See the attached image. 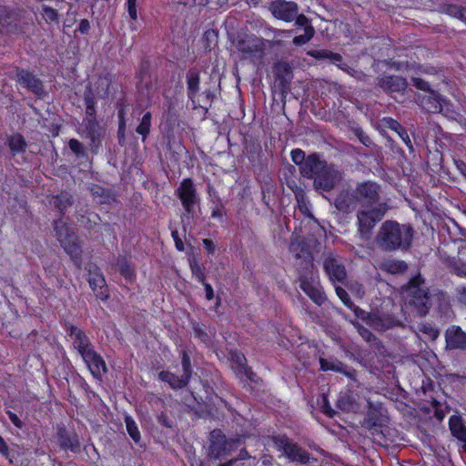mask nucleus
Returning a JSON list of instances; mask_svg holds the SVG:
<instances>
[{
	"label": "nucleus",
	"instance_id": "nucleus-1",
	"mask_svg": "<svg viewBox=\"0 0 466 466\" xmlns=\"http://www.w3.org/2000/svg\"><path fill=\"white\" fill-rule=\"evenodd\" d=\"M414 235L415 230L410 224L388 219L379 228L374 243L384 253L407 252L412 247Z\"/></svg>",
	"mask_w": 466,
	"mask_h": 466
},
{
	"label": "nucleus",
	"instance_id": "nucleus-2",
	"mask_svg": "<svg viewBox=\"0 0 466 466\" xmlns=\"http://www.w3.org/2000/svg\"><path fill=\"white\" fill-rule=\"evenodd\" d=\"M388 211V205L380 203L374 208L360 207L357 210V231L361 240H369L373 233L376 225L382 220L386 212Z\"/></svg>",
	"mask_w": 466,
	"mask_h": 466
},
{
	"label": "nucleus",
	"instance_id": "nucleus-3",
	"mask_svg": "<svg viewBox=\"0 0 466 466\" xmlns=\"http://www.w3.org/2000/svg\"><path fill=\"white\" fill-rule=\"evenodd\" d=\"M424 279L420 276L411 279L403 289L408 293L410 304L414 307L417 314L424 317L431 307V297L424 286Z\"/></svg>",
	"mask_w": 466,
	"mask_h": 466
},
{
	"label": "nucleus",
	"instance_id": "nucleus-4",
	"mask_svg": "<svg viewBox=\"0 0 466 466\" xmlns=\"http://www.w3.org/2000/svg\"><path fill=\"white\" fill-rule=\"evenodd\" d=\"M243 443L241 438L228 439L220 430H213L209 434L208 455L214 460H222Z\"/></svg>",
	"mask_w": 466,
	"mask_h": 466
},
{
	"label": "nucleus",
	"instance_id": "nucleus-5",
	"mask_svg": "<svg viewBox=\"0 0 466 466\" xmlns=\"http://www.w3.org/2000/svg\"><path fill=\"white\" fill-rule=\"evenodd\" d=\"M53 229L55 238L65 251L72 258H79L82 249L78 237L73 229L67 226L62 217L53 221Z\"/></svg>",
	"mask_w": 466,
	"mask_h": 466
},
{
	"label": "nucleus",
	"instance_id": "nucleus-6",
	"mask_svg": "<svg viewBox=\"0 0 466 466\" xmlns=\"http://www.w3.org/2000/svg\"><path fill=\"white\" fill-rule=\"evenodd\" d=\"M323 268L333 285L345 284L348 274L342 259L332 252L323 254Z\"/></svg>",
	"mask_w": 466,
	"mask_h": 466
},
{
	"label": "nucleus",
	"instance_id": "nucleus-7",
	"mask_svg": "<svg viewBox=\"0 0 466 466\" xmlns=\"http://www.w3.org/2000/svg\"><path fill=\"white\" fill-rule=\"evenodd\" d=\"M176 194L186 213L191 216L194 215L196 208L199 206L200 198L192 179L184 178L177 188Z\"/></svg>",
	"mask_w": 466,
	"mask_h": 466
},
{
	"label": "nucleus",
	"instance_id": "nucleus-8",
	"mask_svg": "<svg viewBox=\"0 0 466 466\" xmlns=\"http://www.w3.org/2000/svg\"><path fill=\"white\" fill-rule=\"evenodd\" d=\"M276 447L284 451V454L291 461L306 464L309 461L308 451L291 441L286 435H278L272 438Z\"/></svg>",
	"mask_w": 466,
	"mask_h": 466
},
{
	"label": "nucleus",
	"instance_id": "nucleus-9",
	"mask_svg": "<svg viewBox=\"0 0 466 466\" xmlns=\"http://www.w3.org/2000/svg\"><path fill=\"white\" fill-rule=\"evenodd\" d=\"M354 192L360 207L374 208L380 200V186L370 180L358 183Z\"/></svg>",
	"mask_w": 466,
	"mask_h": 466
},
{
	"label": "nucleus",
	"instance_id": "nucleus-10",
	"mask_svg": "<svg viewBox=\"0 0 466 466\" xmlns=\"http://www.w3.org/2000/svg\"><path fill=\"white\" fill-rule=\"evenodd\" d=\"M342 178V173L334 165L327 163L313 180V187L316 190L330 191Z\"/></svg>",
	"mask_w": 466,
	"mask_h": 466
},
{
	"label": "nucleus",
	"instance_id": "nucleus-11",
	"mask_svg": "<svg viewBox=\"0 0 466 466\" xmlns=\"http://www.w3.org/2000/svg\"><path fill=\"white\" fill-rule=\"evenodd\" d=\"M388 423V417L385 414L381 403L368 401V410L366 417L361 421L362 427L371 431H377L378 428H381Z\"/></svg>",
	"mask_w": 466,
	"mask_h": 466
},
{
	"label": "nucleus",
	"instance_id": "nucleus-12",
	"mask_svg": "<svg viewBox=\"0 0 466 466\" xmlns=\"http://www.w3.org/2000/svg\"><path fill=\"white\" fill-rule=\"evenodd\" d=\"M268 10L276 19L290 23L296 18L299 5L293 1L274 0L269 4Z\"/></svg>",
	"mask_w": 466,
	"mask_h": 466
},
{
	"label": "nucleus",
	"instance_id": "nucleus-13",
	"mask_svg": "<svg viewBox=\"0 0 466 466\" xmlns=\"http://www.w3.org/2000/svg\"><path fill=\"white\" fill-rule=\"evenodd\" d=\"M105 133L106 129L100 126L98 121H83V129L80 132V135L84 138L89 139V147L92 153H97L105 137Z\"/></svg>",
	"mask_w": 466,
	"mask_h": 466
},
{
	"label": "nucleus",
	"instance_id": "nucleus-14",
	"mask_svg": "<svg viewBox=\"0 0 466 466\" xmlns=\"http://www.w3.org/2000/svg\"><path fill=\"white\" fill-rule=\"evenodd\" d=\"M235 46L238 52L242 53L243 58L262 57L264 53V42L262 39L255 36L238 38L235 42Z\"/></svg>",
	"mask_w": 466,
	"mask_h": 466
},
{
	"label": "nucleus",
	"instance_id": "nucleus-15",
	"mask_svg": "<svg viewBox=\"0 0 466 466\" xmlns=\"http://www.w3.org/2000/svg\"><path fill=\"white\" fill-rule=\"evenodd\" d=\"M94 378L101 380L107 372V368L103 358L93 349L81 355Z\"/></svg>",
	"mask_w": 466,
	"mask_h": 466
},
{
	"label": "nucleus",
	"instance_id": "nucleus-16",
	"mask_svg": "<svg viewBox=\"0 0 466 466\" xmlns=\"http://www.w3.org/2000/svg\"><path fill=\"white\" fill-rule=\"evenodd\" d=\"M377 86L385 93H400L407 88L408 82L400 76L383 75L377 78Z\"/></svg>",
	"mask_w": 466,
	"mask_h": 466
},
{
	"label": "nucleus",
	"instance_id": "nucleus-17",
	"mask_svg": "<svg viewBox=\"0 0 466 466\" xmlns=\"http://www.w3.org/2000/svg\"><path fill=\"white\" fill-rule=\"evenodd\" d=\"M299 288L310 298L317 305L321 306L327 300L324 291L318 286L309 281L307 271L300 272L299 276Z\"/></svg>",
	"mask_w": 466,
	"mask_h": 466
},
{
	"label": "nucleus",
	"instance_id": "nucleus-18",
	"mask_svg": "<svg viewBox=\"0 0 466 466\" xmlns=\"http://www.w3.org/2000/svg\"><path fill=\"white\" fill-rule=\"evenodd\" d=\"M334 207L343 214L352 213L358 205V198L353 190L343 189L341 190L334 199Z\"/></svg>",
	"mask_w": 466,
	"mask_h": 466
},
{
	"label": "nucleus",
	"instance_id": "nucleus-19",
	"mask_svg": "<svg viewBox=\"0 0 466 466\" xmlns=\"http://www.w3.org/2000/svg\"><path fill=\"white\" fill-rule=\"evenodd\" d=\"M17 82L24 87L38 96H42L45 93L42 81L29 71L19 69L16 70Z\"/></svg>",
	"mask_w": 466,
	"mask_h": 466
},
{
	"label": "nucleus",
	"instance_id": "nucleus-20",
	"mask_svg": "<svg viewBox=\"0 0 466 466\" xmlns=\"http://www.w3.org/2000/svg\"><path fill=\"white\" fill-rule=\"evenodd\" d=\"M415 100L426 112L433 114L441 112L444 101L442 96L433 90L426 95L416 96Z\"/></svg>",
	"mask_w": 466,
	"mask_h": 466
},
{
	"label": "nucleus",
	"instance_id": "nucleus-21",
	"mask_svg": "<svg viewBox=\"0 0 466 466\" xmlns=\"http://www.w3.org/2000/svg\"><path fill=\"white\" fill-rule=\"evenodd\" d=\"M446 349L466 350V333L459 326H451L445 331Z\"/></svg>",
	"mask_w": 466,
	"mask_h": 466
},
{
	"label": "nucleus",
	"instance_id": "nucleus-22",
	"mask_svg": "<svg viewBox=\"0 0 466 466\" xmlns=\"http://www.w3.org/2000/svg\"><path fill=\"white\" fill-rule=\"evenodd\" d=\"M87 281L95 293L96 299L106 300L109 297V291L104 276L98 271L89 270Z\"/></svg>",
	"mask_w": 466,
	"mask_h": 466
},
{
	"label": "nucleus",
	"instance_id": "nucleus-23",
	"mask_svg": "<svg viewBox=\"0 0 466 466\" xmlns=\"http://www.w3.org/2000/svg\"><path fill=\"white\" fill-rule=\"evenodd\" d=\"M326 164L325 160L320 159L319 155L310 154L307 157L304 167L299 168V173L302 177L314 180Z\"/></svg>",
	"mask_w": 466,
	"mask_h": 466
},
{
	"label": "nucleus",
	"instance_id": "nucleus-24",
	"mask_svg": "<svg viewBox=\"0 0 466 466\" xmlns=\"http://www.w3.org/2000/svg\"><path fill=\"white\" fill-rule=\"evenodd\" d=\"M67 333L73 339V346L80 355L93 349L92 343L86 333L74 325H69Z\"/></svg>",
	"mask_w": 466,
	"mask_h": 466
},
{
	"label": "nucleus",
	"instance_id": "nucleus-25",
	"mask_svg": "<svg viewBox=\"0 0 466 466\" xmlns=\"http://www.w3.org/2000/svg\"><path fill=\"white\" fill-rule=\"evenodd\" d=\"M320 370L324 371L332 370L339 373H343L345 376L352 380H356L357 371L349 368L343 362L338 360H327L324 358L319 359Z\"/></svg>",
	"mask_w": 466,
	"mask_h": 466
},
{
	"label": "nucleus",
	"instance_id": "nucleus-26",
	"mask_svg": "<svg viewBox=\"0 0 466 466\" xmlns=\"http://www.w3.org/2000/svg\"><path fill=\"white\" fill-rule=\"evenodd\" d=\"M59 446L63 450H70L72 452L80 451V442L76 433L68 431L66 428H59L57 431Z\"/></svg>",
	"mask_w": 466,
	"mask_h": 466
},
{
	"label": "nucleus",
	"instance_id": "nucleus-27",
	"mask_svg": "<svg viewBox=\"0 0 466 466\" xmlns=\"http://www.w3.org/2000/svg\"><path fill=\"white\" fill-rule=\"evenodd\" d=\"M48 202L56 208L60 212L61 217H63L67 209L74 205V197L67 191H61L59 194L51 196Z\"/></svg>",
	"mask_w": 466,
	"mask_h": 466
},
{
	"label": "nucleus",
	"instance_id": "nucleus-28",
	"mask_svg": "<svg viewBox=\"0 0 466 466\" xmlns=\"http://www.w3.org/2000/svg\"><path fill=\"white\" fill-rule=\"evenodd\" d=\"M308 55L316 59H329L331 63L337 64V66L344 71L350 69V66L346 63H342V56L339 53L320 49L308 51Z\"/></svg>",
	"mask_w": 466,
	"mask_h": 466
},
{
	"label": "nucleus",
	"instance_id": "nucleus-29",
	"mask_svg": "<svg viewBox=\"0 0 466 466\" xmlns=\"http://www.w3.org/2000/svg\"><path fill=\"white\" fill-rule=\"evenodd\" d=\"M274 74L279 81L282 89H285L290 84L293 78L291 66L287 62H279L274 66Z\"/></svg>",
	"mask_w": 466,
	"mask_h": 466
},
{
	"label": "nucleus",
	"instance_id": "nucleus-30",
	"mask_svg": "<svg viewBox=\"0 0 466 466\" xmlns=\"http://www.w3.org/2000/svg\"><path fill=\"white\" fill-rule=\"evenodd\" d=\"M450 430L457 440L463 443V449L466 451V426L462 423L459 416H451L449 420Z\"/></svg>",
	"mask_w": 466,
	"mask_h": 466
},
{
	"label": "nucleus",
	"instance_id": "nucleus-31",
	"mask_svg": "<svg viewBox=\"0 0 466 466\" xmlns=\"http://www.w3.org/2000/svg\"><path fill=\"white\" fill-rule=\"evenodd\" d=\"M380 268L390 274H402L408 270L409 267L404 260L388 258L380 262Z\"/></svg>",
	"mask_w": 466,
	"mask_h": 466
},
{
	"label": "nucleus",
	"instance_id": "nucleus-32",
	"mask_svg": "<svg viewBox=\"0 0 466 466\" xmlns=\"http://www.w3.org/2000/svg\"><path fill=\"white\" fill-rule=\"evenodd\" d=\"M199 73L197 69H190L187 73V96L195 105L196 97L199 90Z\"/></svg>",
	"mask_w": 466,
	"mask_h": 466
},
{
	"label": "nucleus",
	"instance_id": "nucleus-33",
	"mask_svg": "<svg viewBox=\"0 0 466 466\" xmlns=\"http://www.w3.org/2000/svg\"><path fill=\"white\" fill-rule=\"evenodd\" d=\"M158 378L160 380L168 383L170 388L173 390H179L185 388L188 384V380H187L182 375L177 376L176 374L167 371L162 370L158 373Z\"/></svg>",
	"mask_w": 466,
	"mask_h": 466
},
{
	"label": "nucleus",
	"instance_id": "nucleus-34",
	"mask_svg": "<svg viewBox=\"0 0 466 466\" xmlns=\"http://www.w3.org/2000/svg\"><path fill=\"white\" fill-rule=\"evenodd\" d=\"M6 143L13 156L24 153L27 148V143L25 139L19 133L7 136Z\"/></svg>",
	"mask_w": 466,
	"mask_h": 466
},
{
	"label": "nucleus",
	"instance_id": "nucleus-35",
	"mask_svg": "<svg viewBox=\"0 0 466 466\" xmlns=\"http://www.w3.org/2000/svg\"><path fill=\"white\" fill-rule=\"evenodd\" d=\"M17 19L18 14L15 10L0 5V33L7 30Z\"/></svg>",
	"mask_w": 466,
	"mask_h": 466
},
{
	"label": "nucleus",
	"instance_id": "nucleus-36",
	"mask_svg": "<svg viewBox=\"0 0 466 466\" xmlns=\"http://www.w3.org/2000/svg\"><path fill=\"white\" fill-rule=\"evenodd\" d=\"M441 11L466 24V6L456 4H444L441 6Z\"/></svg>",
	"mask_w": 466,
	"mask_h": 466
},
{
	"label": "nucleus",
	"instance_id": "nucleus-37",
	"mask_svg": "<svg viewBox=\"0 0 466 466\" xmlns=\"http://www.w3.org/2000/svg\"><path fill=\"white\" fill-rule=\"evenodd\" d=\"M289 187L292 189V191L295 195V198H296V201H297V204H298V207H299V209L300 210V212L303 215L311 217L312 215L310 214V211H309V208L308 206L309 201L307 199L306 193L303 190V188H301L300 187H298L296 185L294 187L289 186Z\"/></svg>",
	"mask_w": 466,
	"mask_h": 466
},
{
	"label": "nucleus",
	"instance_id": "nucleus-38",
	"mask_svg": "<svg viewBox=\"0 0 466 466\" xmlns=\"http://www.w3.org/2000/svg\"><path fill=\"white\" fill-rule=\"evenodd\" d=\"M116 267L120 274L122 275V277L125 278L126 280L129 282L134 281L136 278L135 269L131 262L127 258L124 257L119 258L116 262Z\"/></svg>",
	"mask_w": 466,
	"mask_h": 466
},
{
	"label": "nucleus",
	"instance_id": "nucleus-39",
	"mask_svg": "<svg viewBox=\"0 0 466 466\" xmlns=\"http://www.w3.org/2000/svg\"><path fill=\"white\" fill-rule=\"evenodd\" d=\"M150 127H151V114L149 112H147L140 122V124L137 126L136 131L139 135L143 137V140L147 138L150 132Z\"/></svg>",
	"mask_w": 466,
	"mask_h": 466
},
{
	"label": "nucleus",
	"instance_id": "nucleus-40",
	"mask_svg": "<svg viewBox=\"0 0 466 466\" xmlns=\"http://www.w3.org/2000/svg\"><path fill=\"white\" fill-rule=\"evenodd\" d=\"M215 98V94L210 89H206L198 98V106L208 110Z\"/></svg>",
	"mask_w": 466,
	"mask_h": 466
},
{
	"label": "nucleus",
	"instance_id": "nucleus-41",
	"mask_svg": "<svg viewBox=\"0 0 466 466\" xmlns=\"http://www.w3.org/2000/svg\"><path fill=\"white\" fill-rule=\"evenodd\" d=\"M336 405L342 411L350 412L354 410L356 403L351 397L344 395L339 398Z\"/></svg>",
	"mask_w": 466,
	"mask_h": 466
},
{
	"label": "nucleus",
	"instance_id": "nucleus-42",
	"mask_svg": "<svg viewBox=\"0 0 466 466\" xmlns=\"http://www.w3.org/2000/svg\"><path fill=\"white\" fill-rule=\"evenodd\" d=\"M90 191L94 198H100L101 203L107 202L112 198L111 192L98 185H94Z\"/></svg>",
	"mask_w": 466,
	"mask_h": 466
},
{
	"label": "nucleus",
	"instance_id": "nucleus-43",
	"mask_svg": "<svg viewBox=\"0 0 466 466\" xmlns=\"http://www.w3.org/2000/svg\"><path fill=\"white\" fill-rule=\"evenodd\" d=\"M181 364H182V370H183L182 376L187 380L189 381L191 379L192 373H193V370H192V366H191L190 357L186 350L182 351Z\"/></svg>",
	"mask_w": 466,
	"mask_h": 466
},
{
	"label": "nucleus",
	"instance_id": "nucleus-44",
	"mask_svg": "<svg viewBox=\"0 0 466 466\" xmlns=\"http://www.w3.org/2000/svg\"><path fill=\"white\" fill-rule=\"evenodd\" d=\"M190 269L192 274L198 279L200 283L206 281V268L204 266L198 263L197 260L192 259L189 261Z\"/></svg>",
	"mask_w": 466,
	"mask_h": 466
},
{
	"label": "nucleus",
	"instance_id": "nucleus-45",
	"mask_svg": "<svg viewBox=\"0 0 466 466\" xmlns=\"http://www.w3.org/2000/svg\"><path fill=\"white\" fill-rule=\"evenodd\" d=\"M125 421H126L127 431L129 436L132 438V440L135 442H137V443L139 442L140 432L137 429L136 422L130 417H126Z\"/></svg>",
	"mask_w": 466,
	"mask_h": 466
},
{
	"label": "nucleus",
	"instance_id": "nucleus-46",
	"mask_svg": "<svg viewBox=\"0 0 466 466\" xmlns=\"http://www.w3.org/2000/svg\"><path fill=\"white\" fill-rule=\"evenodd\" d=\"M294 21L295 25L303 28L304 32H308L309 30H311V32H315V29L310 23V20L305 15L299 14L298 12Z\"/></svg>",
	"mask_w": 466,
	"mask_h": 466
},
{
	"label": "nucleus",
	"instance_id": "nucleus-47",
	"mask_svg": "<svg viewBox=\"0 0 466 466\" xmlns=\"http://www.w3.org/2000/svg\"><path fill=\"white\" fill-rule=\"evenodd\" d=\"M69 148L77 157H84L86 150L84 145L76 138H72L68 142Z\"/></svg>",
	"mask_w": 466,
	"mask_h": 466
},
{
	"label": "nucleus",
	"instance_id": "nucleus-48",
	"mask_svg": "<svg viewBox=\"0 0 466 466\" xmlns=\"http://www.w3.org/2000/svg\"><path fill=\"white\" fill-rule=\"evenodd\" d=\"M352 324L357 328L359 334L367 342H372L377 339L376 336L363 325L360 324L359 322H352Z\"/></svg>",
	"mask_w": 466,
	"mask_h": 466
},
{
	"label": "nucleus",
	"instance_id": "nucleus-49",
	"mask_svg": "<svg viewBox=\"0 0 466 466\" xmlns=\"http://www.w3.org/2000/svg\"><path fill=\"white\" fill-rule=\"evenodd\" d=\"M291 159L299 168L304 167L307 162V157L302 149L296 148L291 151Z\"/></svg>",
	"mask_w": 466,
	"mask_h": 466
},
{
	"label": "nucleus",
	"instance_id": "nucleus-50",
	"mask_svg": "<svg viewBox=\"0 0 466 466\" xmlns=\"http://www.w3.org/2000/svg\"><path fill=\"white\" fill-rule=\"evenodd\" d=\"M335 286V291L337 296L339 298V299L343 302V304L348 308L353 307V301L351 300L349 293L340 286L334 285Z\"/></svg>",
	"mask_w": 466,
	"mask_h": 466
},
{
	"label": "nucleus",
	"instance_id": "nucleus-51",
	"mask_svg": "<svg viewBox=\"0 0 466 466\" xmlns=\"http://www.w3.org/2000/svg\"><path fill=\"white\" fill-rule=\"evenodd\" d=\"M366 322L368 325H370V327H372L374 329H384V328L388 327L383 323L381 317L378 313H375V312H372V313H370V315H369Z\"/></svg>",
	"mask_w": 466,
	"mask_h": 466
},
{
	"label": "nucleus",
	"instance_id": "nucleus-52",
	"mask_svg": "<svg viewBox=\"0 0 466 466\" xmlns=\"http://www.w3.org/2000/svg\"><path fill=\"white\" fill-rule=\"evenodd\" d=\"M119 118L120 119H119V124H118L117 138H118V143L121 146H124L125 142H126V136H125L126 121H125L124 115L122 112L119 113Z\"/></svg>",
	"mask_w": 466,
	"mask_h": 466
},
{
	"label": "nucleus",
	"instance_id": "nucleus-53",
	"mask_svg": "<svg viewBox=\"0 0 466 466\" xmlns=\"http://www.w3.org/2000/svg\"><path fill=\"white\" fill-rule=\"evenodd\" d=\"M42 11L46 22L58 23V13L56 9L46 5H43Z\"/></svg>",
	"mask_w": 466,
	"mask_h": 466
},
{
	"label": "nucleus",
	"instance_id": "nucleus-54",
	"mask_svg": "<svg viewBox=\"0 0 466 466\" xmlns=\"http://www.w3.org/2000/svg\"><path fill=\"white\" fill-rule=\"evenodd\" d=\"M315 35V32H311V30H309L308 32H304L303 35H297L293 38L292 43L295 46H303L309 41H310Z\"/></svg>",
	"mask_w": 466,
	"mask_h": 466
},
{
	"label": "nucleus",
	"instance_id": "nucleus-55",
	"mask_svg": "<svg viewBox=\"0 0 466 466\" xmlns=\"http://www.w3.org/2000/svg\"><path fill=\"white\" fill-rule=\"evenodd\" d=\"M420 331L423 334L427 335V337L432 340L436 339L439 337L440 331L438 329L429 325L423 324L420 328Z\"/></svg>",
	"mask_w": 466,
	"mask_h": 466
},
{
	"label": "nucleus",
	"instance_id": "nucleus-56",
	"mask_svg": "<svg viewBox=\"0 0 466 466\" xmlns=\"http://www.w3.org/2000/svg\"><path fill=\"white\" fill-rule=\"evenodd\" d=\"M157 420L159 424L167 428H172L175 424L174 419L168 416L165 411H161L159 414H157Z\"/></svg>",
	"mask_w": 466,
	"mask_h": 466
},
{
	"label": "nucleus",
	"instance_id": "nucleus-57",
	"mask_svg": "<svg viewBox=\"0 0 466 466\" xmlns=\"http://www.w3.org/2000/svg\"><path fill=\"white\" fill-rule=\"evenodd\" d=\"M320 410L324 414H326L329 418H333L337 414L336 410H334L330 407L328 398L325 395L322 396Z\"/></svg>",
	"mask_w": 466,
	"mask_h": 466
},
{
	"label": "nucleus",
	"instance_id": "nucleus-58",
	"mask_svg": "<svg viewBox=\"0 0 466 466\" xmlns=\"http://www.w3.org/2000/svg\"><path fill=\"white\" fill-rule=\"evenodd\" d=\"M411 82L413 86L420 90L426 91L427 93L432 90L430 84L420 77H412Z\"/></svg>",
	"mask_w": 466,
	"mask_h": 466
},
{
	"label": "nucleus",
	"instance_id": "nucleus-59",
	"mask_svg": "<svg viewBox=\"0 0 466 466\" xmlns=\"http://www.w3.org/2000/svg\"><path fill=\"white\" fill-rule=\"evenodd\" d=\"M384 126L397 133L400 132V130H402V126L395 119L391 117H385L383 119Z\"/></svg>",
	"mask_w": 466,
	"mask_h": 466
},
{
	"label": "nucleus",
	"instance_id": "nucleus-60",
	"mask_svg": "<svg viewBox=\"0 0 466 466\" xmlns=\"http://www.w3.org/2000/svg\"><path fill=\"white\" fill-rule=\"evenodd\" d=\"M137 0H127L128 15L132 20L137 19Z\"/></svg>",
	"mask_w": 466,
	"mask_h": 466
},
{
	"label": "nucleus",
	"instance_id": "nucleus-61",
	"mask_svg": "<svg viewBox=\"0 0 466 466\" xmlns=\"http://www.w3.org/2000/svg\"><path fill=\"white\" fill-rule=\"evenodd\" d=\"M354 133L355 135L357 136V137L359 138V140L366 147H369L370 145H371V139L370 138V137L368 135H366L362 129L360 128H356L354 130Z\"/></svg>",
	"mask_w": 466,
	"mask_h": 466
},
{
	"label": "nucleus",
	"instance_id": "nucleus-62",
	"mask_svg": "<svg viewBox=\"0 0 466 466\" xmlns=\"http://www.w3.org/2000/svg\"><path fill=\"white\" fill-rule=\"evenodd\" d=\"M398 135L400 136V137L403 140V142L406 144V146L408 147V148L410 149V152H413L414 151V148H413V146H412V143H411V140L406 131V129L404 127H402V130H400V132L398 133Z\"/></svg>",
	"mask_w": 466,
	"mask_h": 466
},
{
	"label": "nucleus",
	"instance_id": "nucleus-63",
	"mask_svg": "<svg viewBox=\"0 0 466 466\" xmlns=\"http://www.w3.org/2000/svg\"><path fill=\"white\" fill-rule=\"evenodd\" d=\"M171 236L174 239L177 249L179 251H183L185 249V246L182 239L179 238L178 231L177 229L173 230Z\"/></svg>",
	"mask_w": 466,
	"mask_h": 466
},
{
	"label": "nucleus",
	"instance_id": "nucleus-64",
	"mask_svg": "<svg viewBox=\"0 0 466 466\" xmlns=\"http://www.w3.org/2000/svg\"><path fill=\"white\" fill-rule=\"evenodd\" d=\"M458 300L466 305V288L459 287L456 289Z\"/></svg>",
	"mask_w": 466,
	"mask_h": 466
}]
</instances>
